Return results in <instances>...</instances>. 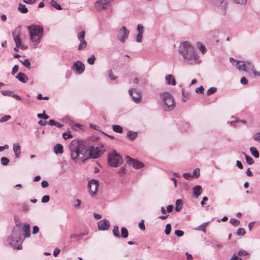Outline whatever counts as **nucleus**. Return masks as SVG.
Wrapping results in <instances>:
<instances>
[{
  "label": "nucleus",
  "mask_w": 260,
  "mask_h": 260,
  "mask_svg": "<svg viewBox=\"0 0 260 260\" xmlns=\"http://www.w3.org/2000/svg\"><path fill=\"white\" fill-rule=\"evenodd\" d=\"M71 157L72 160L76 161L79 158L84 163L89 158L95 159L103 153V151L98 147L91 146L87 147L81 144L77 140H73L69 145Z\"/></svg>",
  "instance_id": "1"
},
{
  "label": "nucleus",
  "mask_w": 260,
  "mask_h": 260,
  "mask_svg": "<svg viewBox=\"0 0 260 260\" xmlns=\"http://www.w3.org/2000/svg\"><path fill=\"white\" fill-rule=\"evenodd\" d=\"M178 52L185 63L192 65L198 62L199 56L197 50L189 42L185 41L180 43L178 47Z\"/></svg>",
  "instance_id": "2"
},
{
  "label": "nucleus",
  "mask_w": 260,
  "mask_h": 260,
  "mask_svg": "<svg viewBox=\"0 0 260 260\" xmlns=\"http://www.w3.org/2000/svg\"><path fill=\"white\" fill-rule=\"evenodd\" d=\"M22 231L18 226L13 229L12 235L8 237L7 241L9 244L16 249H21Z\"/></svg>",
  "instance_id": "3"
},
{
  "label": "nucleus",
  "mask_w": 260,
  "mask_h": 260,
  "mask_svg": "<svg viewBox=\"0 0 260 260\" xmlns=\"http://www.w3.org/2000/svg\"><path fill=\"white\" fill-rule=\"evenodd\" d=\"M160 104L162 109L165 111H172L175 107L174 99L172 94L168 92H164L160 94Z\"/></svg>",
  "instance_id": "4"
},
{
  "label": "nucleus",
  "mask_w": 260,
  "mask_h": 260,
  "mask_svg": "<svg viewBox=\"0 0 260 260\" xmlns=\"http://www.w3.org/2000/svg\"><path fill=\"white\" fill-rule=\"evenodd\" d=\"M27 28L31 42L34 43V45L39 44L43 35V27L40 25H32L28 26Z\"/></svg>",
  "instance_id": "5"
},
{
  "label": "nucleus",
  "mask_w": 260,
  "mask_h": 260,
  "mask_svg": "<svg viewBox=\"0 0 260 260\" xmlns=\"http://www.w3.org/2000/svg\"><path fill=\"white\" fill-rule=\"evenodd\" d=\"M122 157L116 153L115 151L109 154L108 162L109 165L112 167H117L122 162Z\"/></svg>",
  "instance_id": "6"
},
{
  "label": "nucleus",
  "mask_w": 260,
  "mask_h": 260,
  "mask_svg": "<svg viewBox=\"0 0 260 260\" xmlns=\"http://www.w3.org/2000/svg\"><path fill=\"white\" fill-rule=\"evenodd\" d=\"M112 0H98L94 3V7L97 11H101L108 8Z\"/></svg>",
  "instance_id": "7"
},
{
  "label": "nucleus",
  "mask_w": 260,
  "mask_h": 260,
  "mask_svg": "<svg viewBox=\"0 0 260 260\" xmlns=\"http://www.w3.org/2000/svg\"><path fill=\"white\" fill-rule=\"evenodd\" d=\"M99 185V182L96 179L90 180L88 183V188L91 196L93 197L96 194L97 189Z\"/></svg>",
  "instance_id": "8"
},
{
  "label": "nucleus",
  "mask_w": 260,
  "mask_h": 260,
  "mask_svg": "<svg viewBox=\"0 0 260 260\" xmlns=\"http://www.w3.org/2000/svg\"><path fill=\"white\" fill-rule=\"evenodd\" d=\"M129 95L133 101L136 103H140L142 101V94L140 91L136 89H130L128 90Z\"/></svg>",
  "instance_id": "9"
},
{
  "label": "nucleus",
  "mask_w": 260,
  "mask_h": 260,
  "mask_svg": "<svg viewBox=\"0 0 260 260\" xmlns=\"http://www.w3.org/2000/svg\"><path fill=\"white\" fill-rule=\"evenodd\" d=\"M228 1V0H210L213 5L220 9L224 13H225V9L227 7Z\"/></svg>",
  "instance_id": "10"
},
{
  "label": "nucleus",
  "mask_w": 260,
  "mask_h": 260,
  "mask_svg": "<svg viewBox=\"0 0 260 260\" xmlns=\"http://www.w3.org/2000/svg\"><path fill=\"white\" fill-rule=\"evenodd\" d=\"M125 159L128 164H132L133 167L136 169H139L143 168L144 166V164L140 161L133 159L129 156H126Z\"/></svg>",
  "instance_id": "11"
},
{
  "label": "nucleus",
  "mask_w": 260,
  "mask_h": 260,
  "mask_svg": "<svg viewBox=\"0 0 260 260\" xmlns=\"http://www.w3.org/2000/svg\"><path fill=\"white\" fill-rule=\"evenodd\" d=\"M129 31L125 26H122L118 31V39L122 43H124L127 39Z\"/></svg>",
  "instance_id": "12"
},
{
  "label": "nucleus",
  "mask_w": 260,
  "mask_h": 260,
  "mask_svg": "<svg viewBox=\"0 0 260 260\" xmlns=\"http://www.w3.org/2000/svg\"><path fill=\"white\" fill-rule=\"evenodd\" d=\"M72 69L76 73L80 74L84 72L85 66L81 61L78 60L74 63Z\"/></svg>",
  "instance_id": "13"
},
{
  "label": "nucleus",
  "mask_w": 260,
  "mask_h": 260,
  "mask_svg": "<svg viewBox=\"0 0 260 260\" xmlns=\"http://www.w3.org/2000/svg\"><path fill=\"white\" fill-rule=\"evenodd\" d=\"M230 60L231 62L234 61L236 62L235 66L240 71H247V67H246V64L244 63L243 61H239L236 60H234L233 58L230 57Z\"/></svg>",
  "instance_id": "14"
},
{
  "label": "nucleus",
  "mask_w": 260,
  "mask_h": 260,
  "mask_svg": "<svg viewBox=\"0 0 260 260\" xmlns=\"http://www.w3.org/2000/svg\"><path fill=\"white\" fill-rule=\"evenodd\" d=\"M98 225L100 230L104 231L108 229L110 223L107 220L103 219L98 222Z\"/></svg>",
  "instance_id": "15"
},
{
  "label": "nucleus",
  "mask_w": 260,
  "mask_h": 260,
  "mask_svg": "<svg viewBox=\"0 0 260 260\" xmlns=\"http://www.w3.org/2000/svg\"><path fill=\"white\" fill-rule=\"evenodd\" d=\"M16 78L20 82L22 83H26L28 80V78L27 76L24 73H19L17 76H16Z\"/></svg>",
  "instance_id": "16"
},
{
  "label": "nucleus",
  "mask_w": 260,
  "mask_h": 260,
  "mask_svg": "<svg viewBox=\"0 0 260 260\" xmlns=\"http://www.w3.org/2000/svg\"><path fill=\"white\" fill-rule=\"evenodd\" d=\"M13 151L15 153V156L19 158L21 154V147L18 143H16L13 145Z\"/></svg>",
  "instance_id": "17"
},
{
  "label": "nucleus",
  "mask_w": 260,
  "mask_h": 260,
  "mask_svg": "<svg viewBox=\"0 0 260 260\" xmlns=\"http://www.w3.org/2000/svg\"><path fill=\"white\" fill-rule=\"evenodd\" d=\"M166 80L167 84L168 85H176V81L174 77V76L172 75H168L166 76Z\"/></svg>",
  "instance_id": "18"
},
{
  "label": "nucleus",
  "mask_w": 260,
  "mask_h": 260,
  "mask_svg": "<svg viewBox=\"0 0 260 260\" xmlns=\"http://www.w3.org/2000/svg\"><path fill=\"white\" fill-rule=\"evenodd\" d=\"M202 189L200 185H196L193 188V193L194 196L197 198L202 193Z\"/></svg>",
  "instance_id": "19"
},
{
  "label": "nucleus",
  "mask_w": 260,
  "mask_h": 260,
  "mask_svg": "<svg viewBox=\"0 0 260 260\" xmlns=\"http://www.w3.org/2000/svg\"><path fill=\"white\" fill-rule=\"evenodd\" d=\"M53 150L56 154H61L63 152V146L60 144L55 145L54 147Z\"/></svg>",
  "instance_id": "20"
},
{
  "label": "nucleus",
  "mask_w": 260,
  "mask_h": 260,
  "mask_svg": "<svg viewBox=\"0 0 260 260\" xmlns=\"http://www.w3.org/2000/svg\"><path fill=\"white\" fill-rule=\"evenodd\" d=\"M23 231L24 232L25 234L24 235V238L29 237L30 236V225L28 223H26L24 225Z\"/></svg>",
  "instance_id": "21"
},
{
  "label": "nucleus",
  "mask_w": 260,
  "mask_h": 260,
  "mask_svg": "<svg viewBox=\"0 0 260 260\" xmlns=\"http://www.w3.org/2000/svg\"><path fill=\"white\" fill-rule=\"evenodd\" d=\"M138 136V133L132 131H128L127 133V137L130 140H135Z\"/></svg>",
  "instance_id": "22"
},
{
  "label": "nucleus",
  "mask_w": 260,
  "mask_h": 260,
  "mask_svg": "<svg viewBox=\"0 0 260 260\" xmlns=\"http://www.w3.org/2000/svg\"><path fill=\"white\" fill-rule=\"evenodd\" d=\"M18 10L23 14H25L28 12V9L26 7L25 5L22 4L21 3L19 4Z\"/></svg>",
  "instance_id": "23"
},
{
  "label": "nucleus",
  "mask_w": 260,
  "mask_h": 260,
  "mask_svg": "<svg viewBox=\"0 0 260 260\" xmlns=\"http://www.w3.org/2000/svg\"><path fill=\"white\" fill-rule=\"evenodd\" d=\"M250 151L251 154L255 158H258L259 156V153L257 149L254 147H251L250 148Z\"/></svg>",
  "instance_id": "24"
},
{
  "label": "nucleus",
  "mask_w": 260,
  "mask_h": 260,
  "mask_svg": "<svg viewBox=\"0 0 260 260\" xmlns=\"http://www.w3.org/2000/svg\"><path fill=\"white\" fill-rule=\"evenodd\" d=\"M182 208V202L181 200L178 199L176 202L175 211L179 212Z\"/></svg>",
  "instance_id": "25"
},
{
  "label": "nucleus",
  "mask_w": 260,
  "mask_h": 260,
  "mask_svg": "<svg viewBox=\"0 0 260 260\" xmlns=\"http://www.w3.org/2000/svg\"><path fill=\"white\" fill-rule=\"evenodd\" d=\"M79 41L80 44L78 47V50H82L84 49L86 47L87 45L86 41L84 39L83 40H80Z\"/></svg>",
  "instance_id": "26"
},
{
  "label": "nucleus",
  "mask_w": 260,
  "mask_h": 260,
  "mask_svg": "<svg viewBox=\"0 0 260 260\" xmlns=\"http://www.w3.org/2000/svg\"><path fill=\"white\" fill-rule=\"evenodd\" d=\"M128 230L125 227H122L121 229V235L120 237L123 238H126L128 237Z\"/></svg>",
  "instance_id": "27"
},
{
  "label": "nucleus",
  "mask_w": 260,
  "mask_h": 260,
  "mask_svg": "<svg viewBox=\"0 0 260 260\" xmlns=\"http://www.w3.org/2000/svg\"><path fill=\"white\" fill-rule=\"evenodd\" d=\"M112 129L113 131L118 133H122L123 132L122 127L119 125H113Z\"/></svg>",
  "instance_id": "28"
},
{
  "label": "nucleus",
  "mask_w": 260,
  "mask_h": 260,
  "mask_svg": "<svg viewBox=\"0 0 260 260\" xmlns=\"http://www.w3.org/2000/svg\"><path fill=\"white\" fill-rule=\"evenodd\" d=\"M243 154L245 156L246 161L248 165H250L254 163V160L251 157L248 156L245 152H243Z\"/></svg>",
  "instance_id": "29"
},
{
  "label": "nucleus",
  "mask_w": 260,
  "mask_h": 260,
  "mask_svg": "<svg viewBox=\"0 0 260 260\" xmlns=\"http://www.w3.org/2000/svg\"><path fill=\"white\" fill-rule=\"evenodd\" d=\"M14 41H15V44H17L18 43L21 42V39L20 38V32L16 35L15 32L12 33Z\"/></svg>",
  "instance_id": "30"
},
{
  "label": "nucleus",
  "mask_w": 260,
  "mask_h": 260,
  "mask_svg": "<svg viewBox=\"0 0 260 260\" xmlns=\"http://www.w3.org/2000/svg\"><path fill=\"white\" fill-rule=\"evenodd\" d=\"M208 222H204L202 224L199 225L196 229L197 230L202 231L205 233L206 232V228Z\"/></svg>",
  "instance_id": "31"
},
{
  "label": "nucleus",
  "mask_w": 260,
  "mask_h": 260,
  "mask_svg": "<svg viewBox=\"0 0 260 260\" xmlns=\"http://www.w3.org/2000/svg\"><path fill=\"white\" fill-rule=\"evenodd\" d=\"M19 61L22 63V64L28 69L31 68L30 62L28 59H26L24 60H19Z\"/></svg>",
  "instance_id": "32"
},
{
  "label": "nucleus",
  "mask_w": 260,
  "mask_h": 260,
  "mask_svg": "<svg viewBox=\"0 0 260 260\" xmlns=\"http://www.w3.org/2000/svg\"><path fill=\"white\" fill-rule=\"evenodd\" d=\"M50 5L57 10H60L62 9V7H61V6L58 4L56 3V2L54 0L51 1Z\"/></svg>",
  "instance_id": "33"
},
{
  "label": "nucleus",
  "mask_w": 260,
  "mask_h": 260,
  "mask_svg": "<svg viewBox=\"0 0 260 260\" xmlns=\"http://www.w3.org/2000/svg\"><path fill=\"white\" fill-rule=\"evenodd\" d=\"M113 234L117 238H120V235L119 233L118 226H114L113 229Z\"/></svg>",
  "instance_id": "34"
},
{
  "label": "nucleus",
  "mask_w": 260,
  "mask_h": 260,
  "mask_svg": "<svg viewBox=\"0 0 260 260\" xmlns=\"http://www.w3.org/2000/svg\"><path fill=\"white\" fill-rule=\"evenodd\" d=\"M85 36V31L84 30L81 31L78 34L77 38L79 41L83 40L84 39Z\"/></svg>",
  "instance_id": "35"
},
{
  "label": "nucleus",
  "mask_w": 260,
  "mask_h": 260,
  "mask_svg": "<svg viewBox=\"0 0 260 260\" xmlns=\"http://www.w3.org/2000/svg\"><path fill=\"white\" fill-rule=\"evenodd\" d=\"M217 91V88L212 87H210L207 91V95H210L214 93H215Z\"/></svg>",
  "instance_id": "36"
},
{
  "label": "nucleus",
  "mask_w": 260,
  "mask_h": 260,
  "mask_svg": "<svg viewBox=\"0 0 260 260\" xmlns=\"http://www.w3.org/2000/svg\"><path fill=\"white\" fill-rule=\"evenodd\" d=\"M13 91H10V90H2L1 91V93L3 95L5 96H12L13 93Z\"/></svg>",
  "instance_id": "37"
},
{
  "label": "nucleus",
  "mask_w": 260,
  "mask_h": 260,
  "mask_svg": "<svg viewBox=\"0 0 260 260\" xmlns=\"http://www.w3.org/2000/svg\"><path fill=\"white\" fill-rule=\"evenodd\" d=\"M45 111H43V113H39L37 114V117L39 118H43L44 119H47L49 118L48 115L46 114Z\"/></svg>",
  "instance_id": "38"
},
{
  "label": "nucleus",
  "mask_w": 260,
  "mask_h": 260,
  "mask_svg": "<svg viewBox=\"0 0 260 260\" xmlns=\"http://www.w3.org/2000/svg\"><path fill=\"white\" fill-rule=\"evenodd\" d=\"M95 60V57L94 55H92L90 57L87 59V62L90 64L92 65L94 63V61Z\"/></svg>",
  "instance_id": "39"
},
{
  "label": "nucleus",
  "mask_w": 260,
  "mask_h": 260,
  "mask_svg": "<svg viewBox=\"0 0 260 260\" xmlns=\"http://www.w3.org/2000/svg\"><path fill=\"white\" fill-rule=\"evenodd\" d=\"M200 169L197 168L194 170L193 174H192L193 178H197L200 176Z\"/></svg>",
  "instance_id": "40"
},
{
  "label": "nucleus",
  "mask_w": 260,
  "mask_h": 260,
  "mask_svg": "<svg viewBox=\"0 0 260 260\" xmlns=\"http://www.w3.org/2000/svg\"><path fill=\"white\" fill-rule=\"evenodd\" d=\"M171 231V225L170 223H168L166 225V229L165 230V233L167 235H168L170 234Z\"/></svg>",
  "instance_id": "41"
},
{
  "label": "nucleus",
  "mask_w": 260,
  "mask_h": 260,
  "mask_svg": "<svg viewBox=\"0 0 260 260\" xmlns=\"http://www.w3.org/2000/svg\"><path fill=\"white\" fill-rule=\"evenodd\" d=\"M1 162L3 165L7 166L9 164V159L6 157H3L1 159Z\"/></svg>",
  "instance_id": "42"
},
{
  "label": "nucleus",
  "mask_w": 260,
  "mask_h": 260,
  "mask_svg": "<svg viewBox=\"0 0 260 260\" xmlns=\"http://www.w3.org/2000/svg\"><path fill=\"white\" fill-rule=\"evenodd\" d=\"M230 223L234 225V226H237L240 223V221L238 220L237 219L235 218H231L230 221Z\"/></svg>",
  "instance_id": "43"
},
{
  "label": "nucleus",
  "mask_w": 260,
  "mask_h": 260,
  "mask_svg": "<svg viewBox=\"0 0 260 260\" xmlns=\"http://www.w3.org/2000/svg\"><path fill=\"white\" fill-rule=\"evenodd\" d=\"M11 118V116L10 115H5L4 117L0 118V122H4L8 121L9 119Z\"/></svg>",
  "instance_id": "44"
},
{
  "label": "nucleus",
  "mask_w": 260,
  "mask_h": 260,
  "mask_svg": "<svg viewBox=\"0 0 260 260\" xmlns=\"http://www.w3.org/2000/svg\"><path fill=\"white\" fill-rule=\"evenodd\" d=\"M245 230L243 228H239L237 232L238 236H241L245 234Z\"/></svg>",
  "instance_id": "45"
},
{
  "label": "nucleus",
  "mask_w": 260,
  "mask_h": 260,
  "mask_svg": "<svg viewBox=\"0 0 260 260\" xmlns=\"http://www.w3.org/2000/svg\"><path fill=\"white\" fill-rule=\"evenodd\" d=\"M248 254V253L244 250H240L237 253V255L240 256H245Z\"/></svg>",
  "instance_id": "46"
},
{
  "label": "nucleus",
  "mask_w": 260,
  "mask_h": 260,
  "mask_svg": "<svg viewBox=\"0 0 260 260\" xmlns=\"http://www.w3.org/2000/svg\"><path fill=\"white\" fill-rule=\"evenodd\" d=\"M49 200H50L49 196L45 195L42 197L41 202L43 203H46L49 201Z\"/></svg>",
  "instance_id": "47"
},
{
  "label": "nucleus",
  "mask_w": 260,
  "mask_h": 260,
  "mask_svg": "<svg viewBox=\"0 0 260 260\" xmlns=\"http://www.w3.org/2000/svg\"><path fill=\"white\" fill-rule=\"evenodd\" d=\"M137 30L138 31V33L143 34V32H144V27H143V26L142 24H139L137 25Z\"/></svg>",
  "instance_id": "48"
},
{
  "label": "nucleus",
  "mask_w": 260,
  "mask_h": 260,
  "mask_svg": "<svg viewBox=\"0 0 260 260\" xmlns=\"http://www.w3.org/2000/svg\"><path fill=\"white\" fill-rule=\"evenodd\" d=\"M183 176L184 178H185L187 180H190L193 177L192 176V174L189 173H185L183 174Z\"/></svg>",
  "instance_id": "49"
},
{
  "label": "nucleus",
  "mask_w": 260,
  "mask_h": 260,
  "mask_svg": "<svg viewBox=\"0 0 260 260\" xmlns=\"http://www.w3.org/2000/svg\"><path fill=\"white\" fill-rule=\"evenodd\" d=\"M62 137H63V138L64 139V140H67L69 138H71L73 137V136L70 134V133H64L63 134H62Z\"/></svg>",
  "instance_id": "50"
},
{
  "label": "nucleus",
  "mask_w": 260,
  "mask_h": 260,
  "mask_svg": "<svg viewBox=\"0 0 260 260\" xmlns=\"http://www.w3.org/2000/svg\"><path fill=\"white\" fill-rule=\"evenodd\" d=\"M204 88L203 86L197 87L196 89V92L198 93H203Z\"/></svg>",
  "instance_id": "51"
},
{
  "label": "nucleus",
  "mask_w": 260,
  "mask_h": 260,
  "mask_svg": "<svg viewBox=\"0 0 260 260\" xmlns=\"http://www.w3.org/2000/svg\"><path fill=\"white\" fill-rule=\"evenodd\" d=\"M140 81L141 82V84L143 86L145 85L147 82L146 78L142 77L140 78Z\"/></svg>",
  "instance_id": "52"
},
{
  "label": "nucleus",
  "mask_w": 260,
  "mask_h": 260,
  "mask_svg": "<svg viewBox=\"0 0 260 260\" xmlns=\"http://www.w3.org/2000/svg\"><path fill=\"white\" fill-rule=\"evenodd\" d=\"M175 234L178 237H181L184 235V232L181 230H175Z\"/></svg>",
  "instance_id": "53"
},
{
  "label": "nucleus",
  "mask_w": 260,
  "mask_h": 260,
  "mask_svg": "<svg viewBox=\"0 0 260 260\" xmlns=\"http://www.w3.org/2000/svg\"><path fill=\"white\" fill-rule=\"evenodd\" d=\"M18 70H19L18 65H17V64L15 65L12 69V74L13 75H14L16 72H18Z\"/></svg>",
  "instance_id": "54"
},
{
  "label": "nucleus",
  "mask_w": 260,
  "mask_h": 260,
  "mask_svg": "<svg viewBox=\"0 0 260 260\" xmlns=\"http://www.w3.org/2000/svg\"><path fill=\"white\" fill-rule=\"evenodd\" d=\"M255 141L260 142V133H257L253 136Z\"/></svg>",
  "instance_id": "55"
},
{
  "label": "nucleus",
  "mask_w": 260,
  "mask_h": 260,
  "mask_svg": "<svg viewBox=\"0 0 260 260\" xmlns=\"http://www.w3.org/2000/svg\"><path fill=\"white\" fill-rule=\"evenodd\" d=\"M240 82L242 84L246 85L248 84V80L244 77L241 78Z\"/></svg>",
  "instance_id": "56"
},
{
  "label": "nucleus",
  "mask_w": 260,
  "mask_h": 260,
  "mask_svg": "<svg viewBox=\"0 0 260 260\" xmlns=\"http://www.w3.org/2000/svg\"><path fill=\"white\" fill-rule=\"evenodd\" d=\"M182 93L183 95V98L182 99V101L183 102H185L187 100V93L185 94L184 92V90L183 89H182Z\"/></svg>",
  "instance_id": "57"
},
{
  "label": "nucleus",
  "mask_w": 260,
  "mask_h": 260,
  "mask_svg": "<svg viewBox=\"0 0 260 260\" xmlns=\"http://www.w3.org/2000/svg\"><path fill=\"white\" fill-rule=\"evenodd\" d=\"M143 34L138 33L136 36V41L137 42H141L142 41Z\"/></svg>",
  "instance_id": "58"
},
{
  "label": "nucleus",
  "mask_w": 260,
  "mask_h": 260,
  "mask_svg": "<svg viewBox=\"0 0 260 260\" xmlns=\"http://www.w3.org/2000/svg\"><path fill=\"white\" fill-rule=\"evenodd\" d=\"M230 260H242V258L238 255L234 254Z\"/></svg>",
  "instance_id": "59"
},
{
  "label": "nucleus",
  "mask_w": 260,
  "mask_h": 260,
  "mask_svg": "<svg viewBox=\"0 0 260 260\" xmlns=\"http://www.w3.org/2000/svg\"><path fill=\"white\" fill-rule=\"evenodd\" d=\"M184 128H181L182 131H187L189 128V125L188 123H184Z\"/></svg>",
  "instance_id": "60"
},
{
  "label": "nucleus",
  "mask_w": 260,
  "mask_h": 260,
  "mask_svg": "<svg viewBox=\"0 0 260 260\" xmlns=\"http://www.w3.org/2000/svg\"><path fill=\"white\" fill-rule=\"evenodd\" d=\"M108 75L109 77L111 78V79L113 80L116 79L117 78L116 76H114L111 70L109 71Z\"/></svg>",
  "instance_id": "61"
},
{
  "label": "nucleus",
  "mask_w": 260,
  "mask_h": 260,
  "mask_svg": "<svg viewBox=\"0 0 260 260\" xmlns=\"http://www.w3.org/2000/svg\"><path fill=\"white\" fill-rule=\"evenodd\" d=\"M89 127L92 129H94L95 130H96V131H99V128H100V127L94 124H92V123H90L89 124Z\"/></svg>",
  "instance_id": "62"
},
{
  "label": "nucleus",
  "mask_w": 260,
  "mask_h": 260,
  "mask_svg": "<svg viewBox=\"0 0 260 260\" xmlns=\"http://www.w3.org/2000/svg\"><path fill=\"white\" fill-rule=\"evenodd\" d=\"M39 230V229L38 226L35 225L33 226L32 233L33 234H36L37 233H38Z\"/></svg>",
  "instance_id": "63"
},
{
  "label": "nucleus",
  "mask_w": 260,
  "mask_h": 260,
  "mask_svg": "<svg viewBox=\"0 0 260 260\" xmlns=\"http://www.w3.org/2000/svg\"><path fill=\"white\" fill-rule=\"evenodd\" d=\"M60 250L58 248H55L53 251V255L54 256H57L59 253Z\"/></svg>",
  "instance_id": "64"
}]
</instances>
